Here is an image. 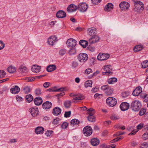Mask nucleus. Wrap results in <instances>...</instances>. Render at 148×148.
<instances>
[{
    "mask_svg": "<svg viewBox=\"0 0 148 148\" xmlns=\"http://www.w3.org/2000/svg\"><path fill=\"white\" fill-rule=\"evenodd\" d=\"M142 107L141 102L139 100H136L133 101L131 103L130 108L135 111H137Z\"/></svg>",
    "mask_w": 148,
    "mask_h": 148,
    "instance_id": "nucleus-1",
    "label": "nucleus"
},
{
    "mask_svg": "<svg viewBox=\"0 0 148 148\" xmlns=\"http://www.w3.org/2000/svg\"><path fill=\"white\" fill-rule=\"evenodd\" d=\"M135 8L134 10L137 12L139 13L144 9L143 4L140 1H134Z\"/></svg>",
    "mask_w": 148,
    "mask_h": 148,
    "instance_id": "nucleus-2",
    "label": "nucleus"
},
{
    "mask_svg": "<svg viewBox=\"0 0 148 148\" xmlns=\"http://www.w3.org/2000/svg\"><path fill=\"white\" fill-rule=\"evenodd\" d=\"M106 103L109 106L113 107L117 103L116 99L112 97H109L106 100Z\"/></svg>",
    "mask_w": 148,
    "mask_h": 148,
    "instance_id": "nucleus-3",
    "label": "nucleus"
},
{
    "mask_svg": "<svg viewBox=\"0 0 148 148\" xmlns=\"http://www.w3.org/2000/svg\"><path fill=\"white\" fill-rule=\"evenodd\" d=\"M83 132L84 135L88 136L91 135L92 134V130L90 126H87L85 127L83 129Z\"/></svg>",
    "mask_w": 148,
    "mask_h": 148,
    "instance_id": "nucleus-4",
    "label": "nucleus"
},
{
    "mask_svg": "<svg viewBox=\"0 0 148 148\" xmlns=\"http://www.w3.org/2000/svg\"><path fill=\"white\" fill-rule=\"evenodd\" d=\"M88 55L85 53H80L77 56V59L81 62H85L88 59Z\"/></svg>",
    "mask_w": 148,
    "mask_h": 148,
    "instance_id": "nucleus-5",
    "label": "nucleus"
},
{
    "mask_svg": "<svg viewBox=\"0 0 148 148\" xmlns=\"http://www.w3.org/2000/svg\"><path fill=\"white\" fill-rule=\"evenodd\" d=\"M77 41L72 38L68 39L66 42L67 47L69 48L75 47Z\"/></svg>",
    "mask_w": 148,
    "mask_h": 148,
    "instance_id": "nucleus-6",
    "label": "nucleus"
},
{
    "mask_svg": "<svg viewBox=\"0 0 148 148\" xmlns=\"http://www.w3.org/2000/svg\"><path fill=\"white\" fill-rule=\"evenodd\" d=\"M110 56L109 54L100 53L97 56V58L99 60H105L108 59Z\"/></svg>",
    "mask_w": 148,
    "mask_h": 148,
    "instance_id": "nucleus-7",
    "label": "nucleus"
},
{
    "mask_svg": "<svg viewBox=\"0 0 148 148\" xmlns=\"http://www.w3.org/2000/svg\"><path fill=\"white\" fill-rule=\"evenodd\" d=\"M88 8V5L85 3H79L77 7V10L82 12L86 11Z\"/></svg>",
    "mask_w": 148,
    "mask_h": 148,
    "instance_id": "nucleus-8",
    "label": "nucleus"
},
{
    "mask_svg": "<svg viewBox=\"0 0 148 148\" xmlns=\"http://www.w3.org/2000/svg\"><path fill=\"white\" fill-rule=\"evenodd\" d=\"M130 6V4L126 1L121 2L119 5L120 8L122 10L128 9Z\"/></svg>",
    "mask_w": 148,
    "mask_h": 148,
    "instance_id": "nucleus-9",
    "label": "nucleus"
},
{
    "mask_svg": "<svg viewBox=\"0 0 148 148\" xmlns=\"http://www.w3.org/2000/svg\"><path fill=\"white\" fill-rule=\"evenodd\" d=\"M57 41V38L56 36H52L48 38V42L50 45L53 46L54 44V43Z\"/></svg>",
    "mask_w": 148,
    "mask_h": 148,
    "instance_id": "nucleus-10",
    "label": "nucleus"
},
{
    "mask_svg": "<svg viewBox=\"0 0 148 148\" xmlns=\"http://www.w3.org/2000/svg\"><path fill=\"white\" fill-rule=\"evenodd\" d=\"M77 10V7L73 4L70 5L67 8V10L69 13L75 11Z\"/></svg>",
    "mask_w": 148,
    "mask_h": 148,
    "instance_id": "nucleus-11",
    "label": "nucleus"
},
{
    "mask_svg": "<svg viewBox=\"0 0 148 148\" xmlns=\"http://www.w3.org/2000/svg\"><path fill=\"white\" fill-rule=\"evenodd\" d=\"M99 40V37L96 34L92 36L89 40V43L91 44L96 43Z\"/></svg>",
    "mask_w": 148,
    "mask_h": 148,
    "instance_id": "nucleus-12",
    "label": "nucleus"
},
{
    "mask_svg": "<svg viewBox=\"0 0 148 148\" xmlns=\"http://www.w3.org/2000/svg\"><path fill=\"white\" fill-rule=\"evenodd\" d=\"M130 104L126 102L122 103L120 105V107L123 111L127 110L129 108Z\"/></svg>",
    "mask_w": 148,
    "mask_h": 148,
    "instance_id": "nucleus-13",
    "label": "nucleus"
},
{
    "mask_svg": "<svg viewBox=\"0 0 148 148\" xmlns=\"http://www.w3.org/2000/svg\"><path fill=\"white\" fill-rule=\"evenodd\" d=\"M52 106V103L50 102L49 101H46L44 102L42 105L43 108L46 110L50 109Z\"/></svg>",
    "mask_w": 148,
    "mask_h": 148,
    "instance_id": "nucleus-14",
    "label": "nucleus"
},
{
    "mask_svg": "<svg viewBox=\"0 0 148 148\" xmlns=\"http://www.w3.org/2000/svg\"><path fill=\"white\" fill-rule=\"evenodd\" d=\"M142 92V88L140 86L137 87L133 91L132 95L136 96H138Z\"/></svg>",
    "mask_w": 148,
    "mask_h": 148,
    "instance_id": "nucleus-15",
    "label": "nucleus"
},
{
    "mask_svg": "<svg viewBox=\"0 0 148 148\" xmlns=\"http://www.w3.org/2000/svg\"><path fill=\"white\" fill-rule=\"evenodd\" d=\"M66 16V14L63 10H59L56 14V16L58 18H63Z\"/></svg>",
    "mask_w": 148,
    "mask_h": 148,
    "instance_id": "nucleus-16",
    "label": "nucleus"
},
{
    "mask_svg": "<svg viewBox=\"0 0 148 148\" xmlns=\"http://www.w3.org/2000/svg\"><path fill=\"white\" fill-rule=\"evenodd\" d=\"M61 109L60 108L56 107L53 110L52 113L54 115L58 116L61 113Z\"/></svg>",
    "mask_w": 148,
    "mask_h": 148,
    "instance_id": "nucleus-17",
    "label": "nucleus"
},
{
    "mask_svg": "<svg viewBox=\"0 0 148 148\" xmlns=\"http://www.w3.org/2000/svg\"><path fill=\"white\" fill-rule=\"evenodd\" d=\"M30 112L32 116L34 117L37 116L39 113L38 109L36 108H32Z\"/></svg>",
    "mask_w": 148,
    "mask_h": 148,
    "instance_id": "nucleus-18",
    "label": "nucleus"
},
{
    "mask_svg": "<svg viewBox=\"0 0 148 148\" xmlns=\"http://www.w3.org/2000/svg\"><path fill=\"white\" fill-rule=\"evenodd\" d=\"M35 104L36 105L39 106L41 104L42 102V98L40 97H37L34 100Z\"/></svg>",
    "mask_w": 148,
    "mask_h": 148,
    "instance_id": "nucleus-19",
    "label": "nucleus"
},
{
    "mask_svg": "<svg viewBox=\"0 0 148 148\" xmlns=\"http://www.w3.org/2000/svg\"><path fill=\"white\" fill-rule=\"evenodd\" d=\"M41 69L40 66H38L37 65H33L32 68V71L34 73H37L40 71Z\"/></svg>",
    "mask_w": 148,
    "mask_h": 148,
    "instance_id": "nucleus-20",
    "label": "nucleus"
},
{
    "mask_svg": "<svg viewBox=\"0 0 148 148\" xmlns=\"http://www.w3.org/2000/svg\"><path fill=\"white\" fill-rule=\"evenodd\" d=\"M96 30V28L95 27L88 28L87 30V32L88 34L92 36L95 35V34H95Z\"/></svg>",
    "mask_w": 148,
    "mask_h": 148,
    "instance_id": "nucleus-21",
    "label": "nucleus"
},
{
    "mask_svg": "<svg viewBox=\"0 0 148 148\" xmlns=\"http://www.w3.org/2000/svg\"><path fill=\"white\" fill-rule=\"evenodd\" d=\"M44 131V128L42 127H38L35 129V132L36 134H42Z\"/></svg>",
    "mask_w": 148,
    "mask_h": 148,
    "instance_id": "nucleus-22",
    "label": "nucleus"
},
{
    "mask_svg": "<svg viewBox=\"0 0 148 148\" xmlns=\"http://www.w3.org/2000/svg\"><path fill=\"white\" fill-rule=\"evenodd\" d=\"M91 145L93 146H96L99 143V140L97 138H93L91 139L90 141Z\"/></svg>",
    "mask_w": 148,
    "mask_h": 148,
    "instance_id": "nucleus-23",
    "label": "nucleus"
},
{
    "mask_svg": "<svg viewBox=\"0 0 148 148\" xmlns=\"http://www.w3.org/2000/svg\"><path fill=\"white\" fill-rule=\"evenodd\" d=\"M144 48V46L142 45H139L135 46L133 49L135 52H138L142 50Z\"/></svg>",
    "mask_w": 148,
    "mask_h": 148,
    "instance_id": "nucleus-24",
    "label": "nucleus"
},
{
    "mask_svg": "<svg viewBox=\"0 0 148 148\" xmlns=\"http://www.w3.org/2000/svg\"><path fill=\"white\" fill-rule=\"evenodd\" d=\"M18 86H15L13 88L10 90V92L12 94H16L18 92Z\"/></svg>",
    "mask_w": 148,
    "mask_h": 148,
    "instance_id": "nucleus-25",
    "label": "nucleus"
},
{
    "mask_svg": "<svg viewBox=\"0 0 148 148\" xmlns=\"http://www.w3.org/2000/svg\"><path fill=\"white\" fill-rule=\"evenodd\" d=\"M140 96L141 98L144 99L143 102H148V94H147L145 93H142L140 95Z\"/></svg>",
    "mask_w": 148,
    "mask_h": 148,
    "instance_id": "nucleus-26",
    "label": "nucleus"
},
{
    "mask_svg": "<svg viewBox=\"0 0 148 148\" xmlns=\"http://www.w3.org/2000/svg\"><path fill=\"white\" fill-rule=\"evenodd\" d=\"M19 71L22 73H26L27 71V68L24 64L19 67Z\"/></svg>",
    "mask_w": 148,
    "mask_h": 148,
    "instance_id": "nucleus-27",
    "label": "nucleus"
},
{
    "mask_svg": "<svg viewBox=\"0 0 148 148\" xmlns=\"http://www.w3.org/2000/svg\"><path fill=\"white\" fill-rule=\"evenodd\" d=\"M26 101L29 103L32 101L33 100V97L32 95L29 94L26 95L25 96Z\"/></svg>",
    "mask_w": 148,
    "mask_h": 148,
    "instance_id": "nucleus-28",
    "label": "nucleus"
},
{
    "mask_svg": "<svg viewBox=\"0 0 148 148\" xmlns=\"http://www.w3.org/2000/svg\"><path fill=\"white\" fill-rule=\"evenodd\" d=\"M113 5L111 3H108L105 7V10L106 11H110L113 8Z\"/></svg>",
    "mask_w": 148,
    "mask_h": 148,
    "instance_id": "nucleus-29",
    "label": "nucleus"
},
{
    "mask_svg": "<svg viewBox=\"0 0 148 148\" xmlns=\"http://www.w3.org/2000/svg\"><path fill=\"white\" fill-rule=\"evenodd\" d=\"M56 68L55 65H51L48 66L47 68V71L48 72H51L56 70Z\"/></svg>",
    "mask_w": 148,
    "mask_h": 148,
    "instance_id": "nucleus-30",
    "label": "nucleus"
},
{
    "mask_svg": "<svg viewBox=\"0 0 148 148\" xmlns=\"http://www.w3.org/2000/svg\"><path fill=\"white\" fill-rule=\"evenodd\" d=\"M113 89L112 88L110 87H108L106 90L105 91V92L106 95H112L113 92Z\"/></svg>",
    "mask_w": 148,
    "mask_h": 148,
    "instance_id": "nucleus-31",
    "label": "nucleus"
},
{
    "mask_svg": "<svg viewBox=\"0 0 148 148\" xmlns=\"http://www.w3.org/2000/svg\"><path fill=\"white\" fill-rule=\"evenodd\" d=\"M79 44L84 48L86 47L88 45V42L84 40H81L79 42Z\"/></svg>",
    "mask_w": 148,
    "mask_h": 148,
    "instance_id": "nucleus-32",
    "label": "nucleus"
},
{
    "mask_svg": "<svg viewBox=\"0 0 148 148\" xmlns=\"http://www.w3.org/2000/svg\"><path fill=\"white\" fill-rule=\"evenodd\" d=\"M104 69L106 72L103 73V75H112L113 73V72L110 71V70H109L108 69L106 68V66H104Z\"/></svg>",
    "mask_w": 148,
    "mask_h": 148,
    "instance_id": "nucleus-33",
    "label": "nucleus"
},
{
    "mask_svg": "<svg viewBox=\"0 0 148 148\" xmlns=\"http://www.w3.org/2000/svg\"><path fill=\"white\" fill-rule=\"evenodd\" d=\"M92 81L91 80H88L86 81L84 83V86L85 87L87 88L88 87H92Z\"/></svg>",
    "mask_w": 148,
    "mask_h": 148,
    "instance_id": "nucleus-34",
    "label": "nucleus"
},
{
    "mask_svg": "<svg viewBox=\"0 0 148 148\" xmlns=\"http://www.w3.org/2000/svg\"><path fill=\"white\" fill-rule=\"evenodd\" d=\"M64 105L66 108H69L71 106V101L66 100L64 101Z\"/></svg>",
    "mask_w": 148,
    "mask_h": 148,
    "instance_id": "nucleus-35",
    "label": "nucleus"
},
{
    "mask_svg": "<svg viewBox=\"0 0 148 148\" xmlns=\"http://www.w3.org/2000/svg\"><path fill=\"white\" fill-rule=\"evenodd\" d=\"M70 49L69 51V53L70 55H74L76 53V50L75 47L70 48Z\"/></svg>",
    "mask_w": 148,
    "mask_h": 148,
    "instance_id": "nucleus-36",
    "label": "nucleus"
},
{
    "mask_svg": "<svg viewBox=\"0 0 148 148\" xmlns=\"http://www.w3.org/2000/svg\"><path fill=\"white\" fill-rule=\"evenodd\" d=\"M8 71L10 73H14L16 70V68L14 66H11L8 68Z\"/></svg>",
    "mask_w": 148,
    "mask_h": 148,
    "instance_id": "nucleus-37",
    "label": "nucleus"
},
{
    "mask_svg": "<svg viewBox=\"0 0 148 148\" xmlns=\"http://www.w3.org/2000/svg\"><path fill=\"white\" fill-rule=\"evenodd\" d=\"M71 124L74 125H77L80 123V121L78 119H73L71 121Z\"/></svg>",
    "mask_w": 148,
    "mask_h": 148,
    "instance_id": "nucleus-38",
    "label": "nucleus"
},
{
    "mask_svg": "<svg viewBox=\"0 0 148 148\" xmlns=\"http://www.w3.org/2000/svg\"><path fill=\"white\" fill-rule=\"evenodd\" d=\"M117 81V79L115 77L111 78L108 80V83L110 84H112L114 82H116Z\"/></svg>",
    "mask_w": 148,
    "mask_h": 148,
    "instance_id": "nucleus-39",
    "label": "nucleus"
},
{
    "mask_svg": "<svg viewBox=\"0 0 148 148\" xmlns=\"http://www.w3.org/2000/svg\"><path fill=\"white\" fill-rule=\"evenodd\" d=\"M66 50L65 49H61L59 52V54L60 56H62L64 55L66 53Z\"/></svg>",
    "mask_w": 148,
    "mask_h": 148,
    "instance_id": "nucleus-40",
    "label": "nucleus"
},
{
    "mask_svg": "<svg viewBox=\"0 0 148 148\" xmlns=\"http://www.w3.org/2000/svg\"><path fill=\"white\" fill-rule=\"evenodd\" d=\"M82 99V96L81 95H80L77 96H75L74 98L73 99V101L75 103L76 101L77 100H79Z\"/></svg>",
    "mask_w": 148,
    "mask_h": 148,
    "instance_id": "nucleus-41",
    "label": "nucleus"
},
{
    "mask_svg": "<svg viewBox=\"0 0 148 148\" xmlns=\"http://www.w3.org/2000/svg\"><path fill=\"white\" fill-rule=\"evenodd\" d=\"M23 90L25 94H27L31 91V89L29 87L27 86L23 88Z\"/></svg>",
    "mask_w": 148,
    "mask_h": 148,
    "instance_id": "nucleus-42",
    "label": "nucleus"
},
{
    "mask_svg": "<svg viewBox=\"0 0 148 148\" xmlns=\"http://www.w3.org/2000/svg\"><path fill=\"white\" fill-rule=\"evenodd\" d=\"M88 121L91 122H94L95 121V117L94 116H88L87 117Z\"/></svg>",
    "mask_w": 148,
    "mask_h": 148,
    "instance_id": "nucleus-43",
    "label": "nucleus"
},
{
    "mask_svg": "<svg viewBox=\"0 0 148 148\" xmlns=\"http://www.w3.org/2000/svg\"><path fill=\"white\" fill-rule=\"evenodd\" d=\"M146 111V109L145 108H142L140 110L139 114L140 116H142L145 114Z\"/></svg>",
    "mask_w": 148,
    "mask_h": 148,
    "instance_id": "nucleus-44",
    "label": "nucleus"
},
{
    "mask_svg": "<svg viewBox=\"0 0 148 148\" xmlns=\"http://www.w3.org/2000/svg\"><path fill=\"white\" fill-rule=\"evenodd\" d=\"M142 67L143 68H145L148 66V61H145L142 63Z\"/></svg>",
    "mask_w": 148,
    "mask_h": 148,
    "instance_id": "nucleus-45",
    "label": "nucleus"
},
{
    "mask_svg": "<svg viewBox=\"0 0 148 148\" xmlns=\"http://www.w3.org/2000/svg\"><path fill=\"white\" fill-rule=\"evenodd\" d=\"M140 148H148V144L147 143L144 142L140 146Z\"/></svg>",
    "mask_w": 148,
    "mask_h": 148,
    "instance_id": "nucleus-46",
    "label": "nucleus"
},
{
    "mask_svg": "<svg viewBox=\"0 0 148 148\" xmlns=\"http://www.w3.org/2000/svg\"><path fill=\"white\" fill-rule=\"evenodd\" d=\"M129 95V93L127 91H125L122 93V96L123 98H125L127 97Z\"/></svg>",
    "mask_w": 148,
    "mask_h": 148,
    "instance_id": "nucleus-47",
    "label": "nucleus"
},
{
    "mask_svg": "<svg viewBox=\"0 0 148 148\" xmlns=\"http://www.w3.org/2000/svg\"><path fill=\"white\" fill-rule=\"evenodd\" d=\"M34 92L36 95H39L41 94V90L40 88H37L35 90Z\"/></svg>",
    "mask_w": 148,
    "mask_h": 148,
    "instance_id": "nucleus-48",
    "label": "nucleus"
},
{
    "mask_svg": "<svg viewBox=\"0 0 148 148\" xmlns=\"http://www.w3.org/2000/svg\"><path fill=\"white\" fill-rule=\"evenodd\" d=\"M120 117L118 116L112 115L110 116V119L112 120H116L119 119Z\"/></svg>",
    "mask_w": 148,
    "mask_h": 148,
    "instance_id": "nucleus-49",
    "label": "nucleus"
},
{
    "mask_svg": "<svg viewBox=\"0 0 148 148\" xmlns=\"http://www.w3.org/2000/svg\"><path fill=\"white\" fill-rule=\"evenodd\" d=\"M68 125V123L66 122L63 123L61 125V127L62 129H66Z\"/></svg>",
    "mask_w": 148,
    "mask_h": 148,
    "instance_id": "nucleus-50",
    "label": "nucleus"
},
{
    "mask_svg": "<svg viewBox=\"0 0 148 148\" xmlns=\"http://www.w3.org/2000/svg\"><path fill=\"white\" fill-rule=\"evenodd\" d=\"M53 132L51 130H48L46 131L45 133V135H46L47 137H48L50 136L51 134H52Z\"/></svg>",
    "mask_w": 148,
    "mask_h": 148,
    "instance_id": "nucleus-51",
    "label": "nucleus"
},
{
    "mask_svg": "<svg viewBox=\"0 0 148 148\" xmlns=\"http://www.w3.org/2000/svg\"><path fill=\"white\" fill-rule=\"evenodd\" d=\"M6 74L5 72L3 70H0V78H3Z\"/></svg>",
    "mask_w": 148,
    "mask_h": 148,
    "instance_id": "nucleus-52",
    "label": "nucleus"
},
{
    "mask_svg": "<svg viewBox=\"0 0 148 148\" xmlns=\"http://www.w3.org/2000/svg\"><path fill=\"white\" fill-rule=\"evenodd\" d=\"M60 119L59 118H56L54 119L52 121V123L55 125H57L59 123V121Z\"/></svg>",
    "mask_w": 148,
    "mask_h": 148,
    "instance_id": "nucleus-53",
    "label": "nucleus"
},
{
    "mask_svg": "<svg viewBox=\"0 0 148 148\" xmlns=\"http://www.w3.org/2000/svg\"><path fill=\"white\" fill-rule=\"evenodd\" d=\"M71 111L66 112L64 114V116L65 118L69 117L71 114Z\"/></svg>",
    "mask_w": 148,
    "mask_h": 148,
    "instance_id": "nucleus-54",
    "label": "nucleus"
},
{
    "mask_svg": "<svg viewBox=\"0 0 148 148\" xmlns=\"http://www.w3.org/2000/svg\"><path fill=\"white\" fill-rule=\"evenodd\" d=\"M142 138L145 140L148 139V133H145L142 136Z\"/></svg>",
    "mask_w": 148,
    "mask_h": 148,
    "instance_id": "nucleus-55",
    "label": "nucleus"
},
{
    "mask_svg": "<svg viewBox=\"0 0 148 148\" xmlns=\"http://www.w3.org/2000/svg\"><path fill=\"white\" fill-rule=\"evenodd\" d=\"M56 86L52 87L47 90V91H49L50 92H56Z\"/></svg>",
    "mask_w": 148,
    "mask_h": 148,
    "instance_id": "nucleus-56",
    "label": "nucleus"
},
{
    "mask_svg": "<svg viewBox=\"0 0 148 148\" xmlns=\"http://www.w3.org/2000/svg\"><path fill=\"white\" fill-rule=\"evenodd\" d=\"M5 44L2 40H0V50L2 49L5 47Z\"/></svg>",
    "mask_w": 148,
    "mask_h": 148,
    "instance_id": "nucleus-57",
    "label": "nucleus"
},
{
    "mask_svg": "<svg viewBox=\"0 0 148 148\" xmlns=\"http://www.w3.org/2000/svg\"><path fill=\"white\" fill-rule=\"evenodd\" d=\"M109 86L108 85H103L101 87V89L103 90L106 91Z\"/></svg>",
    "mask_w": 148,
    "mask_h": 148,
    "instance_id": "nucleus-58",
    "label": "nucleus"
},
{
    "mask_svg": "<svg viewBox=\"0 0 148 148\" xmlns=\"http://www.w3.org/2000/svg\"><path fill=\"white\" fill-rule=\"evenodd\" d=\"M144 127V124L142 123H141L138 125L137 126V129L138 130H140L142 127Z\"/></svg>",
    "mask_w": 148,
    "mask_h": 148,
    "instance_id": "nucleus-59",
    "label": "nucleus"
},
{
    "mask_svg": "<svg viewBox=\"0 0 148 148\" xmlns=\"http://www.w3.org/2000/svg\"><path fill=\"white\" fill-rule=\"evenodd\" d=\"M87 48L91 52H93L95 51V47H92L89 45Z\"/></svg>",
    "mask_w": 148,
    "mask_h": 148,
    "instance_id": "nucleus-60",
    "label": "nucleus"
},
{
    "mask_svg": "<svg viewBox=\"0 0 148 148\" xmlns=\"http://www.w3.org/2000/svg\"><path fill=\"white\" fill-rule=\"evenodd\" d=\"M85 73L87 74H89L90 73H92V70L90 68H88L85 70Z\"/></svg>",
    "mask_w": 148,
    "mask_h": 148,
    "instance_id": "nucleus-61",
    "label": "nucleus"
},
{
    "mask_svg": "<svg viewBox=\"0 0 148 148\" xmlns=\"http://www.w3.org/2000/svg\"><path fill=\"white\" fill-rule=\"evenodd\" d=\"M91 1L93 3L96 5L101 1V0H91Z\"/></svg>",
    "mask_w": 148,
    "mask_h": 148,
    "instance_id": "nucleus-62",
    "label": "nucleus"
},
{
    "mask_svg": "<svg viewBox=\"0 0 148 148\" xmlns=\"http://www.w3.org/2000/svg\"><path fill=\"white\" fill-rule=\"evenodd\" d=\"M125 132H122L121 131H119L117 132L116 133V136H119L120 135H122L124 134Z\"/></svg>",
    "mask_w": 148,
    "mask_h": 148,
    "instance_id": "nucleus-63",
    "label": "nucleus"
},
{
    "mask_svg": "<svg viewBox=\"0 0 148 148\" xmlns=\"http://www.w3.org/2000/svg\"><path fill=\"white\" fill-rule=\"evenodd\" d=\"M50 84V83L48 82H46L45 83L43 84V86L45 88H47L49 86Z\"/></svg>",
    "mask_w": 148,
    "mask_h": 148,
    "instance_id": "nucleus-64",
    "label": "nucleus"
}]
</instances>
